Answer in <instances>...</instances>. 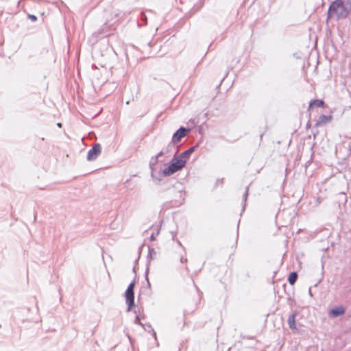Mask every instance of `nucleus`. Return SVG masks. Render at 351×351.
Here are the masks:
<instances>
[{"mask_svg": "<svg viewBox=\"0 0 351 351\" xmlns=\"http://www.w3.org/2000/svg\"><path fill=\"white\" fill-rule=\"evenodd\" d=\"M186 162V159H184V156L180 155L176 158H173L171 160L169 165L163 169V175L166 176L172 175L182 169L185 166Z\"/></svg>", "mask_w": 351, "mask_h": 351, "instance_id": "2", "label": "nucleus"}, {"mask_svg": "<svg viewBox=\"0 0 351 351\" xmlns=\"http://www.w3.org/2000/svg\"><path fill=\"white\" fill-rule=\"evenodd\" d=\"M332 119V116H326V115H322L319 117L318 121L316 123V126H320L323 125L328 122L330 121Z\"/></svg>", "mask_w": 351, "mask_h": 351, "instance_id": "7", "label": "nucleus"}, {"mask_svg": "<svg viewBox=\"0 0 351 351\" xmlns=\"http://www.w3.org/2000/svg\"><path fill=\"white\" fill-rule=\"evenodd\" d=\"M298 279V274L296 272H291L289 277L288 280L290 285H293Z\"/></svg>", "mask_w": 351, "mask_h": 351, "instance_id": "10", "label": "nucleus"}, {"mask_svg": "<svg viewBox=\"0 0 351 351\" xmlns=\"http://www.w3.org/2000/svg\"><path fill=\"white\" fill-rule=\"evenodd\" d=\"M101 153V147L99 145H95L93 147L88 151L87 155V159L88 160H93L96 159V158Z\"/></svg>", "mask_w": 351, "mask_h": 351, "instance_id": "5", "label": "nucleus"}, {"mask_svg": "<svg viewBox=\"0 0 351 351\" xmlns=\"http://www.w3.org/2000/svg\"><path fill=\"white\" fill-rule=\"evenodd\" d=\"M28 18L32 21H36L37 18L36 16L33 15V14H29L28 15Z\"/></svg>", "mask_w": 351, "mask_h": 351, "instance_id": "12", "label": "nucleus"}, {"mask_svg": "<svg viewBox=\"0 0 351 351\" xmlns=\"http://www.w3.org/2000/svg\"><path fill=\"white\" fill-rule=\"evenodd\" d=\"M351 12L350 0H336L329 7L328 19H344Z\"/></svg>", "mask_w": 351, "mask_h": 351, "instance_id": "1", "label": "nucleus"}, {"mask_svg": "<svg viewBox=\"0 0 351 351\" xmlns=\"http://www.w3.org/2000/svg\"><path fill=\"white\" fill-rule=\"evenodd\" d=\"M195 149V147L189 148L188 150L183 152L180 156H184V159H186V158L189 156Z\"/></svg>", "mask_w": 351, "mask_h": 351, "instance_id": "11", "label": "nucleus"}, {"mask_svg": "<svg viewBox=\"0 0 351 351\" xmlns=\"http://www.w3.org/2000/svg\"><path fill=\"white\" fill-rule=\"evenodd\" d=\"M189 132H190L189 129H186L184 128H180L173 134V136L172 137V142L174 144L179 143L182 138L186 136L189 133Z\"/></svg>", "mask_w": 351, "mask_h": 351, "instance_id": "4", "label": "nucleus"}, {"mask_svg": "<svg viewBox=\"0 0 351 351\" xmlns=\"http://www.w3.org/2000/svg\"><path fill=\"white\" fill-rule=\"evenodd\" d=\"M324 106V101L322 99H313L310 101L308 110L313 108H322Z\"/></svg>", "mask_w": 351, "mask_h": 351, "instance_id": "6", "label": "nucleus"}, {"mask_svg": "<svg viewBox=\"0 0 351 351\" xmlns=\"http://www.w3.org/2000/svg\"><path fill=\"white\" fill-rule=\"evenodd\" d=\"M135 284L134 282H131L128 287L125 291V300L126 303L128 304V310H130L134 305V289Z\"/></svg>", "mask_w": 351, "mask_h": 351, "instance_id": "3", "label": "nucleus"}, {"mask_svg": "<svg viewBox=\"0 0 351 351\" xmlns=\"http://www.w3.org/2000/svg\"><path fill=\"white\" fill-rule=\"evenodd\" d=\"M287 322L289 328L293 331H297V328L295 325V313H293L289 317Z\"/></svg>", "mask_w": 351, "mask_h": 351, "instance_id": "8", "label": "nucleus"}, {"mask_svg": "<svg viewBox=\"0 0 351 351\" xmlns=\"http://www.w3.org/2000/svg\"><path fill=\"white\" fill-rule=\"evenodd\" d=\"M345 313V309L343 306H338L330 311V315L333 317L341 315Z\"/></svg>", "mask_w": 351, "mask_h": 351, "instance_id": "9", "label": "nucleus"}]
</instances>
